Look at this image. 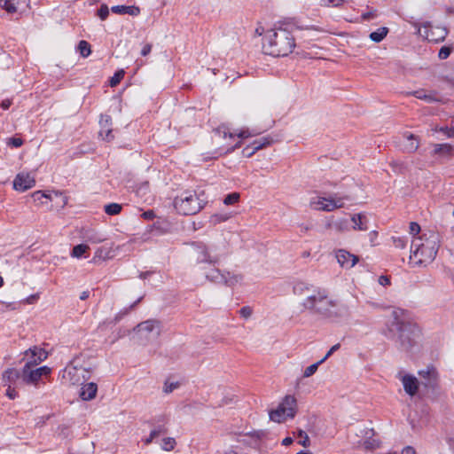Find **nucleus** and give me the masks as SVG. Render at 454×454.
I'll return each mask as SVG.
<instances>
[{
	"label": "nucleus",
	"instance_id": "obj_19",
	"mask_svg": "<svg viewBox=\"0 0 454 454\" xmlns=\"http://www.w3.org/2000/svg\"><path fill=\"white\" fill-rule=\"evenodd\" d=\"M98 386L94 382L83 384L81 387L80 397L84 401H90L96 397Z\"/></svg>",
	"mask_w": 454,
	"mask_h": 454
},
{
	"label": "nucleus",
	"instance_id": "obj_24",
	"mask_svg": "<svg viewBox=\"0 0 454 454\" xmlns=\"http://www.w3.org/2000/svg\"><path fill=\"white\" fill-rule=\"evenodd\" d=\"M410 94L414 96L415 98H417L419 99H422L427 103L439 101V98L436 97L435 93H432V92L427 93V91L424 90H414L412 92H410Z\"/></svg>",
	"mask_w": 454,
	"mask_h": 454
},
{
	"label": "nucleus",
	"instance_id": "obj_53",
	"mask_svg": "<svg viewBox=\"0 0 454 454\" xmlns=\"http://www.w3.org/2000/svg\"><path fill=\"white\" fill-rule=\"evenodd\" d=\"M87 239L89 241H90L92 243H100L105 240V238L98 235L97 233L88 236Z\"/></svg>",
	"mask_w": 454,
	"mask_h": 454
},
{
	"label": "nucleus",
	"instance_id": "obj_7",
	"mask_svg": "<svg viewBox=\"0 0 454 454\" xmlns=\"http://www.w3.org/2000/svg\"><path fill=\"white\" fill-rule=\"evenodd\" d=\"M134 330L141 338H155L160 333V324L157 320L150 319L138 324Z\"/></svg>",
	"mask_w": 454,
	"mask_h": 454
},
{
	"label": "nucleus",
	"instance_id": "obj_64",
	"mask_svg": "<svg viewBox=\"0 0 454 454\" xmlns=\"http://www.w3.org/2000/svg\"><path fill=\"white\" fill-rule=\"evenodd\" d=\"M446 130L449 137H454V123H451L450 126H446Z\"/></svg>",
	"mask_w": 454,
	"mask_h": 454
},
{
	"label": "nucleus",
	"instance_id": "obj_40",
	"mask_svg": "<svg viewBox=\"0 0 454 454\" xmlns=\"http://www.w3.org/2000/svg\"><path fill=\"white\" fill-rule=\"evenodd\" d=\"M215 133H217L219 136L223 137V138L229 137L231 139L235 137V135L231 133L225 126L218 127L215 129Z\"/></svg>",
	"mask_w": 454,
	"mask_h": 454
},
{
	"label": "nucleus",
	"instance_id": "obj_21",
	"mask_svg": "<svg viewBox=\"0 0 454 454\" xmlns=\"http://www.w3.org/2000/svg\"><path fill=\"white\" fill-rule=\"evenodd\" d=\"M111 10L113 12L117 14H129L131 16H137L140 13L139 7L134 5H114Z\"/></svg>",
	"mask_w": 454,
	"mask_h": 454
},
{
	"label": "nucleus",
	"instance_id": "obj_13",
	"mask_svg": "<svg viewBox=\"0 0 454 454\" xmlns=\"http://www.w3.org/2000/svg\"><path fill=\"white\" fill-rule=\"evenodd\" d=\"M338 263L346 269H351L358 262V257L345 249H339L336 252Z\"/></svg>",
	"mask_w": 454,
	"mask_h": 454
},
{
	"label": "nucleus",
	"instance_id": "obj_32",
	"mask_svg": "<svg viewBox=\"0 0 454 454\" xmlns=\"http://www.w3.org/2000/svg\"><path fill=\"white\" fill-rule=\"evenodd\" d=\"M310 288L311 285L302 281H298L294 286V293L295 294H303L306 292H309Z\"/></svg>",
	"mask_w": 454,
	"mask_h": 454
},
{
	"label": "nucleus",
	"instance_id": "obj_10",
	"mask_svg": "<svg viewBox=\"0 0 454 454\" xmlns=\"http://www.w3.org/2000/svg\"><path fill=\"white\" fill-rule=\"evenodd\" d=\"M195 254L198 262H207L215 264L218 262L221 257L224 256L226 253L211 254L205 245L200 244L195 247Z\"/></svg>",
	"mask_w": 454,
	"mask_h": 454
},
{
	"label": "nucleus",
	"instance_id": "obj_12",
	"mask_svg": "<svg viewBox=\"0 0 454 454\" xmlns=\"http://www.w3.org/2000/svg\"><path fill=\"white\" fill-rule=\"evenodd\" d=\"M35 184V178L28 173H20L13 180V188L19 192H25Z\"/></svg>",
	"mask_w": 454,
	"mask_h": 454
},
{
	"label": "nucleus",
	"instance_id": "obj_22",
	"mask_svg": "<svg viewBox=\"0 0 454 454\" xmlns=\"http://www.w3.org/2000/svg\"><path fill=\"white\" fill-rule=\"evenodd\" d=\"M419 374L423 379L428 380L427 385L435 383L438 378V372L433 365L427 366L425 370H420Z\"/></svg>",
	"mask_w": 454,
	"mask_h": 454
},
{
	"label": "nucleus",
	"instance_id": "obj_49",
	"mask_svg": "<svg viewBox=\"0 0 454 454\" xmlns=\"http://www.w3.org/2000/svg\"><path fill=\"white\" fill-rule=\"evenodd\" d=\"M450 54V49L449 47L443 46L439 51L438 56L441 59H447Z\"/></svg>",
	"mask_w": 454,
	"mask_h": 454
},
{
	"label": "nucleus",
	"instance_id": "obj_62",
	"mask_svg": "<svg viewBox=\"0 0 454 454\" xmlns=\"http://www.w3.org/2000/svg\"><path fill=\"white\" fill-rule=\"evenodd\" d=\"M32 196L35 200H39L41 202H43L42 201L43 198H48L47 195L44 194L43 192H42L41 191H37V192H34Z\"/></svg>",
	"mask_w": 454,
	"mask_h": 454
},
{
	"label": "nucleus",
	"instance_id": "obj_3",
	"mask_svg": "<svg viewBox=\"0 0 454 454\" xmlns=\"http://www.w3.org/2000/svg\"><path fill=\"white\" fill-rule=\"evenodd\" d=\"M410 262L416 266H426L432 262L439 249L438 234L430 232L428 237L423 234L412 240Z\"/></svg>",
	"mask_w": 454,
	"mask_h": 454
},
{
	"label": "nucleus",
	"instance_id": "obj_36",
	"mask_svg": "<svg viewBox=\"0 0 454 454\" xmlns=\"http://www.w3.org/2000/svg\"><path fill=\"white\" fill-rule=\"evenodd\" d=\"M13 0H0V6L3 7L7 12L14 13L17 12Z\"/></svg>",
	"mask_w": 454,
	"mask_h": 454
},
{
	"label": "nucleus",
	"instance_id": "obj_52",
	"mask_svg": "<svg viewBox=\"0 0 454 454\" xmlns=\"http://www.w3.org/2000/svg\"><path fill=\"white\" fill-rule=\"evenodd\" d=\"M216 454H246V453H239L237 451V450L234 447L231 446L227 449L218 450Z\"/></svg>",
	"mask_w": 454,
	"mask_h": 454
},
{
	"label": "nucleus",
	"instance_id": "obj_2",
	"mask_svg": "<svg viewBox=\"0 0 454 454\" xmlns=\"http://www.w3.org/2000/svg\"><path fill=\"white\" fill-rule=\"evenodd\" d=\"M295 38L286 27H278L267 32L263 50L273 57H285L295 48Z\"/></svg>",
	"mask_w": 454,
	"mask_h": 454
},
{
	"label": "nucleus",
	"instance_id": "obj_55",
	"mask_svg": "<svg viewBox=\"0 0 454 454\" xmlns=\"http://www.w3.org/2000/svg\"><path fill=\"white\" fill-rule=\"evenodd\" d=\"M7 387V389H6V395L10 398V399H14L17 395H18V393L16 392L15 388L12 387V386L9 385V386H6Z\"/></svg>",
	"mask_w": 454,
	"mask_h": 454
},
{
	"label": "nucleus",
	"instance_id": "obj_57",
	"mask_svg": "<svg viewBox=\"0 0 454 454\" xmlns=\"http://www.w3.org/2000/svg\"><path fill=\"white\" fill-rule=\"evenodd\" d=\"M435 29L438 31L437 35H439L440 40H443L448 35V31L445 27H437Z\"/></svg>",
	"mask_w": 454,
	"mask_h": 454
},
{
	"label": "nucleus",
	"instance_id": "obj_42",
	"mask_svg": "<svg viewBox=\"0 0 454 454\" xmlns=\"http://www.w3.org/2000/svg\"><path fill=\"white\" fill-rule=\"evenodd\" d=\"M262 132V130L250 131L249 129H243L239 134H237V136L240 138H247V137L257 136V135L261 134Z\"/></svg>",
	"mask_w": 454,
	"mask_h": 454
},
{
	"label": "nucleus",
	"instance_id": "obj_26",
	"mask_svg": "<svg viewBox=\"0 0 454 454\" xmlns=\"http://www.w3.org/2000/svg\"><path fill=\"white\" fill-rule=\"evenodd\" d=\"M223 276L224 277V279H223L222 283L229 286H233L242 280L241 275L231 274L229 271L223 272Z\"/></svg>",
	"mask_w": 454,
	"mask_h": 454
},
{
	"label": "nucleus",
	"instance_id": "obj_30",
	"mask_svg": "<svg viewBox=\"0 0 454 454\" xmlns=\"http://www.w3.org/2000/svg\"><path fill=\"white\" fill-rule=\"evenodd\" d=\"M451 151V146L448 144H434V154L446 155Z\"/></svg>",
	"mask_w": 454,
	"mask_h": 454
},
{
	"label": "nucleus",
	"instance_id": "obj_17",
	"mask_svg": "<svg viewBox=\"0 0 454 454\" xmlns=\"http://www.w3.org/2000/svg\"><path fill=\"white\" fill-rule=\"evenodd\" d=\"M402 383L404 391L411 396L416 395L419 389V381L416 377L412 375H404L402 378Z\"/></svg>",
	"mask_w": 454,
	"mask_h": 454
},
{
	"label": "nucleus",
	"instance_id": "obj_9",
	"mask_svg": "<svg viewBox=\"0 0 454 454\" xmlns=\"http://www.w3.org/2000/svg\"><path fill=\"white\" fill-rule=\"evenodd\" d=\"M87 373L82 367L71 366L65 369L63 378L72 385H82Z\"/></svg>",
	"mask_w": 454,
	"mask_h": 454
},
{
	"label": "nucleus",
	"instance_id": "obj_58",
	"mask_svg": "<svg viewBox=\"0 0 454 454\" xmlns=\"http://www.w3.org/2000/svg\"><path fill=\"white\" fill-rule=\"evenodd\" d=\"M38 298H39L38 294H31L26 300L22 301V302L33 304V303H35L38 300Z\"/></svg>",
	"mask_w": 454,
	"mask_h": 454
},
{
	"label": "nucleus",
	"instance_id": "obj_18",
	"mask_svg": "<svg viewBox=\"0 0 454 454\" xmlns=\"http://www.w3.org/2000/svg\"><path fill=\"white\" fill-rule=\"evenodd\" d=\"M32 365L25 364L22 369V382L26 384L36 383L41 379V373L36 369L31 370Z\"/></svg>",
	"mask_w": 454,
	"mask_h": 454
},
{
	"label": "nucleus",
	"instance_id": "obj_60",
	"mask_svg": "<svg viewBox=\"0 0 454 454\" xmlns=\"http://www.w3.org/2000/svg\"><path fill=\"white\" fill-rule=\"evenodd\" d=\"M142 217L145 220H153L155 217L153 210H147L142 214Z\"/></svg>",
	"mask_w": 454,
	"mask_h": 454
},
{
	"label": "nucleus",
	"instance_id": "obj_46",
	"mask_svg": "<svg viewBox=\"0 0 454 454\" xmlns=\"http://www.w3.org/2000/svg\"><path fill=\"white\" fill-rule=\"evenodd\" d=\"M298 434L302 439L301 441L299 442V443L304 447L309 446V438L308 434L302 430H300Z\"/></svg>",
	"mask_w": 454,
	"mask_h": 454
},
{
	"label": "nucleus",
	"instance_id": "obj_31",
	"mask_svg": "<svg viewBox=\"0 0 454 454\" xmlns=\"http://www.w3.org/2000/svg\"><path fill=\"white\" fill-rule=\"evenodd\" d=\"M231 217L230 213H217L210 217V223L214 225L218 224L223 222H226Z\"/></svg>",
	"mask_w": 454,
	"mask_h": 454
},
{
	"label": "nucleus",
	"instance_id": "obj_41",
	"mask_svg": "<svg viewBox=\"0 0 454 454\" xmlns=\"http://www.w3.org/2000/svg\"><path fill=\"white\" fill-rule=\"evenodd\" d=\"M321 364L322 363H319V361H318V362L308 366L303 372V377L309 378V377L312 376L317 372L319 364Z\"/></svg>",
	"mask_w": 454,
	"mask_h": 454
},
{
	"label": "nucleus",
	"instance_id": "obj_44",
	"mask_svg": "<svg viewBox=\"0 0 454 454\" xmlns=\"http://www.w3.org/2000/svg\"><path fill=\"white\" fill-rule=\"evenodd\" d=\"M408 140L410 141V145L407 149L410 152H415L419 148V143L416 141V137L413 135H410Z\"/></svg>",
	"mask_w": 454,
	"mask_h": 454
},
{
	"label": "nucleus",
	"instance_id": "obj_14",
	"mask_svg": "<svg viewBox=\"0 0 454 454\" xmlns=\"http://www.w3.org/2000/svg\"><path fill=\"white\" fill-rule=\"evenodd\" d=\"M2 380L4 386H17L22 382V372L15 368H8L3 372Z\"/></svg>",
	"mask_w": 454,
	"mask_h": 454
},
{
	"label": "nucleus",
	"instance_id": "obj_28",
	"mask_svg": "<svg viewBox=\"0 0 454 454\" xmlns=\"http://www.w3.org/2000/svg\"><path fill=\"white\" fill-rule=\"evenodd\" d=\"M388 28L381 27L370 34L369 37L372 42L380 43L387 35Z\"/></svg>",
	"mask_w": 454,
	"mask_h": 454
},
{
	"label": "nucleus",
	"instance_id": "obj_6",
	"mask_svg": "<svg viewBox=\"0 0 454 454\" xmlns=\"http://www.w3.org/2000/svg\"><path fill=\"white\" fill-rule=\"evenodd\" d=\"M297 412V400L294 395H287L284 397L276 410L270 412L272 421L281 423L287 418L294 419Z\"/></svg>",
	"mask_w": 454,
	"mask_h": 454
},
{
	"label": "nucleus",
	"instance_id": "obj_56",
	"mask_svg": "<svg viewBox=\"0 0 454 454\" xmlns=\"http://www.w3.org/2000/svg\"><path fill=\"white\" fill-rule=\"evenodd\" d=\"M152 432H155L156 436L158 437L160 434H167L168 428L165 426L160 425V426H158L157 427H155L153 430H152Z\"/></svg>",
	"mask_w": 454,
	"mask_h": 454
},
{
	"label": "nucleus",
	"instance_id": "obj_39",
	"mask_svg": "<svg viewBox=\"0 0 454 454\" xmlns=\"http://www.w3.org/2000/svg\"><path fill=\"white\" fill-rule=\"evenodd\" d=\"M239 193L238 192L230 193L224 198L223 203L225 205H233L239 201Z\"/></svg>",
	"mask_w": 454,
	"mask_h": 454
},
{
	"label": "nucleus",
	"instance_id": "obj_16",
	"mask_svg": "<svg viewBox=\"0 0 454 454\" xmlns=\"http://www.w3.org/2000/svg\"><path fill=\"white\" fill-rule=\"evenodd\" d=\"M266 433L262 430L254 431L244 434L243 439H239L238 442L251 447H256L259 442L265 437Z\"/></svg>",
	"mask_w": 454,
	"mask_h": 454
},
{
	"label": "nucleus",
	"instance_id": "obj_29",
	"mask_svg": "<svg viewBox=\"0 0 454 454\" xmlns=\"http://www.w3.org/2000/svg\"><path fill=\"white\" fill-rule=\"evenodd\" d=\"M206 278L215 283H222L223 279H224L223 272H221L218 269L211 270L208 273H207Z\"/></svg>",
	"mask_w": 454,
	"mask_h": 454
},
{
	"label": "nucleus",
	"instance_id": "obj_4",
	"mask_svg": "<svg viewBox=\"0 0 454 454\" xmlns=\"http://www.w3.org/2000/svg\"><path fill=\"white\" fill-rule=\"evenodd\" d=\"M176 211L184 215H192L199 213L204 207L195 191H184L174 200Z\"/></svg>",
	"mask_w": 454,
	"mask_h": 454
},
{
	"label": "nucleus",
	"instance_id": "obj_48",
	"mask_svg": "<svg viewBox=\"0 0 454 454\" xmlns=\"http://www.w3.org/2000/svg\"><path fill=\"white\" fill-rule=\"evenodd\" d=\"M23 144V140L19 137H11L9 138L7 145H12L13 147H20Z\"/></svg>",
	"mask_w": 454,
	"mask_h": 454
},
{
	"label": "nucleus",
	"instance_id": "obj_35",
	"mask_svg": "<svg viewBox=\"0 0 454 454\" xmlns=\"http://www.w3.org/2000/svg\"><path fill=\"white\" fill-rule=\"evenodd\" d=\"M78 50L80 54L84 58L88 57L91 52L90 43L84 40L79 42Z\"/></svg>",
	"mask_w": 454,
	"mask_h": 454
},
{
	"label": "nucleus",
	"instance_id": "obj_27",
	"mask_svg": "<svg viewBox=\"0 0 454 454\" xmlns=\"http://www.w3.org/2000/svg\"><path fill=\"white\" fill-rule=\"evenodd\" d=\"M223 276L224 277V279H223L222 283L229 286H233L242 280L241 275L231 274L229 271L223 272Z\"/></svg>",
	"mask_w": 454,
	"mask_h": 454
},
{
	"label": "nucleus",
	"instance_id": "obj_20",
	"mask_svg": "<svg viewBox=\"0 0 454 454\" xmlns=\"http://www.w3.org/2000/svg\"><path fill=\"white\" fill-rule=\"evenodd\" d=\"M375 433L373 429H367L365 431V440L363 442L362 446L366 450H374L380 446V441L378 439H375L374 436Z\"/></svg>",
	"mask_w": 454,
	"mask_h": 454
},
{
	"label": "nucleus",
	"instance_id": "obj_23",
	"mask_svg": "<svg viewBox=\"0 0 454 454\" xmlns=\"http://www.w3.org/2000/svg\"><path fill=\"white\" fill-rule=\"evenodd\" d=\"M351 221L353 223V229L359 231H367V219L364 214H355L351 217Z\"/></svg>",
	"mask_w": 454,
	"mask_h": 454
},
{
	"label": "nucleus",
	"instance_id": "obj_43",
	"mask_svg": "<svg viewBox=\"0 0 454 454\" xmlns=\"http://www.w3.org/2000/svg\"><path fill=\"white\" fill-rule=\"evenodd\" d=\"M98 15L102 20H106L109 15L108 6L106 4H101L98 11Z\"/></svg>",
	"mask_w": 454,
	"mask_h": 454
},
{
	"label": "nucleus",
	"instance_id": "obj_61",
	"mask_svg": "<svg viewBox=\"0 0 454 454\" xmlns=\"http://www.w3.org/2000/svg\"><path fill=\"white\" fill-rule=\"evenodd\" d=\"M151 51H152V44L145 43L141 50V55L147 56L151 52Z\"/></svg>",
	"mask_w": 454,
	"mask_h": 454
},
{
	"label": "nucleus",
	"instance_id": "obj_15",
	"mask_svg": "<svg viewBox=\"0 0 454 454\" xmlns=\"http://www.w3.org/2000/svg\"><path fill=\"white\" fill-rule=\"evenodd\" d=\"M100 130H99V136L106 140L111 141L114 138V136L112 135V118L109 115H101L100 121Z\"/></svg>",
	"mask_w": 454,
	"mask_h": 454
},
{
	"label": "nucleus",
	"instance_id": "obj_47",
	"mask_svg": "<svg viewBox=\"0 0 454 454\" xmlns=\"http://www.w3.org/2000/svg\"><path fill=\"white\" fill-rule=\"evenodd\" d=\"M340 348V343H337L335 345H333L330 349L329 351L326 353V355L321 359L319 360V363H324L325 361H326V359H328V357H330L335 351H337L339 348Z\"/></svg>",
	"mask_w": 454,
	"mask_h": 454
},
{
	"label": "nucleus",
	"instance_id": "obj_8",
	"mask_svg": "<svg viewBox=\"0 0 454 454\" xmlns=\"http://www.w3.org/2000/svg\"><path fill=\"white\" fill-rule=\"evenodd\" d=\"M310 205L314 209L330 212L342 207L343 202L340 198L337 200L333 198H317L315 200H311Z\"/></svg>",
	"mask_w": 454,
	"mask_h": 454
},
{
	"label": "nucleus",
	"instance_id": "obj_34",
	"mask_svg": "<svg viewBox=\"0 0 454 454\" xmlns=\"http://www.w3.org/2000/svg\"><path fill=\"white\" fill-rule=\"evenodd\" d=\"M176 442L173 437H166L162 439L161 449L165 451H171L175 449Z\"/></svg>",
	"mask_w": 454,
	"mask_h": 454
},
{
	"label": "nucleus",
	"instance_id": "obj_1",
	"mask_svg": "<svg viewBox=\"0 0 454 454\" xmlns=\"http://www.w3.org/2000/svg\"><path fill=\"white\" fill-rule=\"evenodd\" d=\"M403 315H390L386 323V335L396 342L399 349L410 352L418 343L420 330L416 324L404 320Z\"/></svg>",
	"mask_w": 454,
	"mask_h": 454
},
{
	"label": "nucleus",
	"instance_id": "obj_38",
	"mask_svg": "<svg viewBox=\"0 0 454 454\" xmlns=\"http://www.w3.org/2000/svg\"><path fill=\"white\" fill-rule=\"evenodd\" d=\"M124 74L125 73L123 70L117 71L110 79V86L115 87L116 85H118L124 77Z\"/></svg>",
	"mask_w": 454,
	"mask_h": 454
},
{
	"label": "nucleus",
	"instance_id": "obj_5",
	"mask_svg": "<svg viewBox=\"0 0 454 454\" xmlns=\"http://www.w3.org/2000/svg\"><path fill=\"white\" fill-rule=\"evenodd\" d=\"M306 310H314L315 312H328L336 308V301L330 298L325 290L317 291L309 295L302 303Z\"/></svg>",
	"mask_w": 454,
	"mask_h": 454
},
{
	"label": "nucleus",
	"instance_id": "obj_33",
	"mask_svg": "<svg viewBox=\"0 0 454 454\" xmlns=\"http://www.w3.org/2000/svg\"><path fill=\"white\" fill-rule=\"evenodd\" d=\"M121 205L118 203H110L105 206L104 209L106 214L109 215H115L121 213Z\"/></svg>",
	"mask_w": 454,
	"mask_h": 454
},
{
	"label": "nucleus",
	"instance_id": "obj_50",
	"mask_svg": "<svg viewBox=\"0 0 454 454\" xmlns=\"http://www.w3.org/2000/svg\"><path fill=\"white\" fill-rule=\"evenodd\" d=\"M420 231V226L416 222H411L410 223V233L412 235H418Z\"/></svg>",
	"mask_w": 454,
	"mask_h": 454
},
{
	"label": "nucleus",
	"instance_id": "obj_45",
	"mask_svg": "<svg viewBox=\"0 0 454 454\" xmlns=\"http://www.w3.org/2000/svg\"><path fill=\"white\" fill-rule=\"evenodd\" d=\"M179 386V383L178 382H168V381H166L165 384H164V388H163V391L166 393V394H169L171 393L174 389L177 388Z\"/></svg>",
	"mask_w": 454,
	"mask_h": 454
},
{
	"label": "nucleus",
	"instance_id": "obj_51",
	"mask_svg": "<svg viewBox=\"0 0 454 454\" xmlns=\"http://www.w3.org/2000/svg\"><path fill=\"white\" fill-rule=\"evenodd\" d=\"M406 241L404 238H394V244L399 248H404L406 247Z\"/></svg>",
	"mask_w": 454,
	"mask_h": 454
},
{
	"label": "nucleus",
	"instance_id": "obj_11",
	"mask_svg": "<svg viewBox=\"0 0 454 454\" xmlns=\"http://www.w3.org/2000/svg\"><path fill=\"white\" fill-rule=\"evenodd\" d=\"M48 356V353L42 348L34 346L24 352L23 360H27L25 364L37 365Z\"/></svg>",
	"mask_w": 454,
	"mask_h": 454
},
{
	"label": "nucleus",
	"instance_id": "obj_25",
	"mask_svg": "<svg viewBox=\"0 0 454 454\" xmlns=\"http://www.w3.org/2000/svg\"><path fill=\"white\" fill-rule=\"evenodd\" d=\"M271 142L272 140L270 137H262L259 140H254L251 144V152L247 154V157H251L257 151L266 147L267 145H270Z\"/></svg>",
	"mask_w": 454,
	"mask_h": 454
},
{
	"label": "nucleus",
	"instance_id": "obj_63",
	"mask_svg": "<svg viewBox=\"0 0 454 454\" xmlns=\"http://www.w3.org/2000/svg\"><path fill=\"white\" fill-rule=\"evenodd\" d=\"M379 283L381 286H388L390 284V279L387 276H380L379 278Z\"/></svg>",
	"mask_w": 454,
	"mask_h": 454
},
{
	"label": "nucleus",
	"instance_id": "obj_59",
	"mask_svg": "<svg viewBox=\"0 0 454 454\" xmlns=\"http://www.w3.org/2000/svg\"><path fill=\"white\" fill-rule=\"evenodd\" d=\"M376 16H377L376 11H372V12H368L363 13L362 19L364 20H369L371 19H374Z\"/></svg>",
	"mask_w": 454,
	"mask_h": 454
},
{
	"label": "nucleus",
	"instance_id": "obj_54",
	"mask_svg": "<svg viewBox=\"0 0 454 454\" xmlns=\"http://www.w3.org/2000/svg\"><path fill=\"white\" fill-rule=\"evenodd\" d=\"M347 224H348V222L347 220H340L339 222H335L333 223V226L338 230V231H342L344 230L346 227H347Z\"/></svg>",
	"mask_w": 454,
	"mask_h": 454
},
{
	"label": "nucleus",
	"instance_id": "obj_37",
	"mask_svg": "<svg viewBox=\"0 0 454 454\" xmlns=\"http://www.w3.org/2000/svg\"><path fill=\"white\" fill-rule=\"evenodd\" d=\"M89 249V247L84 244H80L75 247H74L71 255L73 257L79 258L81 257L87 250Z\"/></svg>",
	"mask_w": 454,
	"mask_h": 454
}]
</instances>
